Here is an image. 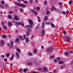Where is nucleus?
<instances>
[{
    "label": "nucleus",
    "instance_id": "14",
    "mask_svg": "<svg viewBox=\"0 0 73 73\" xmlns=\"http://www.w3.org/2000/svg\"><path fill=\"white\" fill-rule=\"evenodd\" d=\"M14 55H13V54L11 55V57H10V60H13V58H14Z\"/></svg>",
    "mask_w": 73,
    "mask_h": 73
},
{
    "label": "nucleus",
    "instance_id": "54",
    "mask_svg": "<svg viewBox=\"0 0 73 73\" xmlns=\"http://www.w3.org/2000/svg\"><path fill=\"white\" fill-rule=\"evenodd\" d=\"M54 58V56H50V58Z\"/></svg>",
    "mask_w": 73,
    "mask_h": 73
},
{
    "label": "nucleus",
    "instance_id": "48",
    "mask_svg": "<svg viewBox=\"0 0 73 73\" xmlns=\"http://www.w3.org/2000/svg\"><path fill=\"white\" fill-rule=\"evenodd\" d=\"M23 37L24 38V39H23L24 40H25V38H26V36H25V35H24L23 36Z\"/></svg>",
    "mask_w": 73,
    "mask_h": 73
},
{
    "label": "nucleus",
    "instance_id": "18",
    "mask_svg": "<svg viewBox=\"0 0 73 73\" xmlns=\"http://www.w3.org/2000/svg\"><path fill=\"white\" fill-rule=\"evenodd\" d=\"M3 27L4 29L6 31V30H7V29H8V28H7V26L5 25H4V26H3Z\"/></svg>",
    "mask_w": 73,
    "mask_h": 73
},
{
    "label": "nucleus",
    "instance_id": "57",
    "mask_svg": "<svg viewBox=\"0 0 73 73\" xmlns=\"http://www.w3.org/2000/svg\"><path fill=\"white\" fill-rule=\"evenodd\" d=\"M62 4V2H60L58 3V5H61V4Z\"/></svg>",
    "mask_w": 73,
    "mask_h": 73
},
{
    "label": "nucleus",
    "instance_id": "11",
    "mask_svg": "<svg viewBox=\"0 0 73 73\" xmlns=\"http://www.w3.org/2000/svg\"><path fill=\"white\" fill-rule=\"evenodd\" d=\"M31 12H33V13H34V14L35 15H37V12L36 11H35L34 10H31Z\"/></svg>",
    "mask_w": 73,
    "mask_h": 73
},
{
    "label": "nucleus",
    "instance_id": "27",
    "mask_svg": "<svg viewBox=\"0 0 73 73\" xmlns=\"http://www.w3.org/2000/svg\"><path fill=\"white\" fill-rule=\"evenodd\" d=\"M14 18L15 20H18V18H17V17L16 15H15L14 16Z\"/></svg>",
    "mask_w": 73,
    "mask_h": 73
},
{
    "label": "nucleus",
    "instance_id": "33",
    "mask_svg": "<svg viewBox=\"0 0 73 73\" xmlns=\"http://www.w3.org/2000/svg\"><path fill=\"white\" fill-rule=\"evenodd\" d=\"M30 2H29V4H32L33 2V0H29Z\"/></svg>",
    "mask_w": 73,
    "mask_h": 73
},
{
    "label": "nucleus",
    "instance_id": "49",
    "mask_svg": "<svg viewBox=\"0 0 73 73\" xmlns=\"http://www.w3.org/2000/svg\"><path fill=\"white\" fill-rule=\"evenodd\" d=\"M50 13V12L49 11H47L46 12L47 15H48V14H49V13Z\"/></svg>",
    "mask_w": 73,
    "mask_h": 73
},
{
    "label": "nucleus",
    "instance_id": "13",
    "mask_svg": "<svg viewBox=\"0 0 73 73\" xmlns=\"http://www.w3.org/2000/svg\"><path fill=\"white\" fill-rule=\"evenodd\" d=\"M44 35H45V30H43L42 31V36H44Z\"/></svg>",
    "mask_w": 73,
    "mask_h": 73
},
{
    "label": "nucleus",
    "instance_id": "8",
    "mask_svg": "<svg viewBox=\"0 0 73 73\" xmlns=\"http://www.w3.org/2000/svg\"><path fill=\"white\" fill-rule=\"evenodd\" d=\"M0 43H1V45L2 46H3V45H4V43H5L4 41L3 40H1Z\"/></svg>",
    "mask_w": 73,
    "mask_h": 73
},
{
    "label": "nucleus",
    "instance_id": "29",
    "mask_svg": "<svg viewBox=\"0 0 73 73\" xmlns=\"http://www.w3.org/2000/svg\"><path fill=\"white\" fill-rule=\"evenodd\" d=\"M8 18L9 19H12V16H11V15H8Z\"/></svg>",
    "mask_w": 73,
    "mask_h": 73
},
{
    "label": "nucleus",
    "instance_id": "52",
    "mask_svg": "<svg viewBox=\"0 0 73 73\" xmlns=\"http://www.w3.org/2000/svg\"><path fill=\"white\" fill-rule=\"evenodd\" d=\"M0 8H3V6L2 5H0Z\"/></svg>",
    "mask_w": 73,
    "mask_h": 73
},
{
    "label": "nucleus",
    "instance_id": "56",
    "mask_svg": "<svg viewBox=\"0 0 73 73\" xmlns=\"http://www.w3.org/2000/svg\"><path fill=\"white\" fill-rule=\"evenodd\" d=\"M23 11H24V10H23V9H20V11L21 12H23Z\"/></svg>",
    "mask_w": 73,
    "mask_h": 73
},
{
    "label": "nucleus",
    "instance_id": "31",
    "mask_svg": "<svg viewBox=\"0 0 73 73\" xmlns=\"http://www.w3.org/2000/svg\"><path fill=\"white\" fill-rule=\"evenodd\" d=\"M59 64H64V62L62 61H60L59 62Z\"/></svg>",
    "mask_w": 73,
    "mask_h": 73
},
{
    "label": "nucleus",
    "instance_id": "37",
    "mask_svg": "<svg viewBox=\"0 0 73 73\" xmlns=\"http://www.w3.org/2000/svg\"><path fill=\"white\" fill-rule=\"evenodd\" d=\"M47 3H48V2L45 1L44 3V5H46V4H47Z\"/></svg>",
    "mask_w": 73,
    "mask_h": 73
},
{
    "label": "nucleus",
    "instance_id": "53",
    "mask_svg": "<svg viewBox=\"0 0 73 73\" xmlns=\"http://www.w3.org/2000/svg\"><path fill=\"white\" fill-rule=\"evenodd\" d=\"M69 4H72V1H69Z\"/></svg>",
    "mask_w": 73,
    "mask_h": 73
},
{
    "label": "nucleus",
    "instance_id": "34",
    "mask_svg": "<svg viewBox=\"0 0 73 73\" xmlns=\"http://www.w3.org/2000/svg\"><path fill=\"white\" fill-rule=\"evenodd\" d=\"M28 55L29 56H33V54L31 52L28 53Z\"/></svg>",
    "mask_w": 73,
    "mask_h": 73
},
{
    "label": "nucleus",
    "instance_id": "51",
    "mask_svg": "<svg viewBox=\"0 0 73 73\" xmlns=\"http://www.w3.org/2000/svg\"><path fill=\"white\" fill-rule=\"evenodd\" d=\"M2 4H5V2L4 1H2Z\"/></svg>",
    "mask_w": 73,
    "mask_h": 73
},
{
    "label": "nucleus",
    "instance_id": "25",
    "mask_svg": "<svg viewBox=\"0 0 73 73\" xmlns=\"http://www.w3.org/2000/svg\"><path fill=\"white\" fill-rule=\"evenodd\" d=\"M56 11L57 12H58L59 13H61V11L58 9H56Z\"/></svg>",
    "mask_w": 73,
    "mask_h": 73
},
{
    "label": "nucleus",
    "instance_id": "5",
    "mask_svg": "<svg viewBox=\"0 0 73 73\" xmlns=\"http://www.w3.org/2000/svg\"><path fill=\"white\" fill-rule=\"evenodd\" d=\"M53 51V48H49L47 50V52L48 53L52 52Z\"/></svg>",
    "mask_w": 73,
    "mask_h": 73
},
{
    "label": "nucleus",
    "instance_id": "35",
    "mask_svg": "<svg viewBox=\"0 0 73 73\" xmlns=\"http://www.w3.org/2000/svg\"><path fill=\"white\" fill-rule=\"evenodd\" d=\"M62 13L63 14V15H66V13L65 11H62Z\"/></svg>",
    "mask_w": 73,
    "mask_h": 73
},
{
    "label": "nucleus",
    "instance_id": "2",
    "mask_svg": "<svg viewBox=\"0 0 73 73\" xmlns=\"http://www.w3.org/2000/svg\"><path fill=\"white\" fill-rule=\"evenodd\" d=\"M27 32L26 35L27 36H30V35H31V33H30L29 31L32 32V29H27Z\"/></svg>",
    "mask_w": 73,
    "mask_h": 73
},
{
    "label": "nucleus",
    "instance_id": "1",
    "mask_svg": "<svg viewBox=\"0 0 73 73\" xmlns=\"http://www.w3.org/2000/svg\"><path fill=\"white\" fill-rule=\"evenodd\" d=\"M14 4L19 7H27V5L25 4L20 3L17 2H15Z\"/></svg>",
    "mask_w": 73,
    "mask_h": 73
},
{
    "label": "nucleus",
    "instance_id": "41",
    "mask_svg": "<svg viewBox=\"0 0 73 73\" xmlns=\"http://www.w3.org/2000/svg\"><path fill=\"white\" fill-rule=\"evenodd\" d=\"M65 54L66 56H68V55H69V53L67 52H65Z\"/></svg>",
    "mask_w": 73,
    "mask_h": 73
},
{
    "label": "nucleus",
    "instance_id": "30",
    "mask_svg": "<svg viewBox=\"0 0 73 73\" xmlns=\"http://www.w3.org/2000/svg\"><path fill=\"white\" fill-rule=\"evenodd\" d=\"M17 50L19 53L21 52V50H20L19 48H17Z\"/></svg>",
    "mask_w": 73,
    "mask_h": 73
},
{
    "label": "nucleus",
    "instance_id": "42",
    "mask_svg": "<svg viewBox=\"0 0 73 73\" xmlns=\"http://www.w3.org/2000/svg\"><path fill=\"white\" fill-rule=\"evenodd\" d=\"M1 24L3 25V26H4V22L3 21H2L1 22Z\"/></svg>",
    "mask_w": 73,
    "mask_h": 73
},
{
    "label": "nucleus",
    "instance_id": "4",
    "mask_svg": "<svg viewBox=\"0 0 73 73\" xmlns=\"http://www.w3.org/2000/svg\"><path fill=\"white\" fill-rule=\"evenodd\" d=\"M15 23L16 24H17V25H21L22 27L24 26V24L21 22H15Z\"/></svg>",
    "mask_w": 73,
    "mask_h": 73
},
{
    "label": "nucleus",
    "instance_id": "47",
    "mask_svg": "<svg viewBox=\"0 0 73 73\" xmlns=\"http://www.w3.org/2000/svg\"><path fill=\"white\" fill-rule=\"evenodd\" d=\"M63 32L64 33V34H66L67 32H66V31H63Z\"/></svg>",
    "mask_w": 73,
    "mask_h": 73
},
{
    "label": "nucleus",
    "instance_id": "32",
    "mask_svg": "<svg viewBox=\"0 0 73 73\" xmlns=\"http://www.w3.org/2000/svg\"><path fill=\"white\" fill-rule=\"evenodd\" d=\"M10 44H11V45H12L13 46V41H11Z\"/></svg>",
    "mask_w": 73,
    "mask_h": 73
},
{
    "label": "nucleus",
    "instance_id": "46",
    "mask_svg": "<svg viewBox=\"0 0 73 73\" xmlns=\"http://www.w3.org/2000/svg\"><path fill=\"white\" fill-rule=\"evenodd\" d=\"M57 60H61V58L58 57L57 58Z\"/></svg>",
    "mask_w": 73,
    "mask_h": 73
},
{
    "label": "nucleus",
    "instance_id": "9",
    "mask_svg": "<svg viewBox=\"0 0 73 73\" xmlns=\"http://www.w3.org/2000/svg\"><path fill=\"white\" fill-rule=\"evenodd\" d=\"M7 45L9 47L10 49H12L13 48V46H12V45H11L9 43L7 44Z\"/></svg>",
    "mask_w": 73,
    "mask_h": 73
},
{
    "label": "nucleus",
    "instance_id": "64",
    "mask_svg": "<svg viewBox=\"0 0 73 73\" xmlns=\"http://www.w3.org/2000/svg\"><path fill=\"white\" fill-rule=\"evenodd\" d=\"M33 73H37L36 71H34L32 72Z\"/></svg>",
    "mask_w": 73,
    "mask_h": 73
},
{
    "label": "nucleus",
    "instance_id": "23",
    "mask_svg": "<svg viewBox=\"0 0 73 73\" xmlns=\"http://www.w3.org/2000/svg\"><path fill=\"white\" fill-rule=\"evenodd\" d=\"M51 26L52 28H55V26L51 22Z\"/></svg>",
    "mask_w": 73,
    "mask_h": 73
},
{
    "label": "nucleus",
    "instance_id": "58",
    "mask_svg": "<svg viewBox=\"0 0 73 73\" xmlns=\"http://www.w3.org/2000/svg\"><path fill=\"white\" fill-rule=\"evenodd\" d=\"M71 64H73V60L71 62Z\"/></svg>",
    "mask_w": 73,
    "mask_h": 73
},
{
    "label": "nucleus",
    "instance_id": "62",
    "mask_svg": "<svg viewBox=\"0 0 73 73\" xmlns=\"http://www.w3.org/2000/svg\"><path fill=\"white\" fill-rule=\"evenodd\" d=\"M1 57H2V58H4V55H2Z\"/></svg>",
    "mask_w": 73,
    "mask_h": 73
},
{
    "label": "nucleus",
    "instance_id": "44",
    "mask_svg": "<svg viewBox=\"0 0 73 73\" xmlns=\"http://www.w3.org/2000/svg\"><path fill=\"white\" fill-rule=\"evenodd\" d=\"M3 38H6V35H3Z\"/></svg>",
    "mask_w": 73,
    "mask_h": 73
},
{
    "label": "nucleus",
    "instance_id": "40",
    "mask_svg": "<svg viewBox=\"0 0 73 73\" xmlns=\"http://www.w3.org/2000/svg\"><path fill=\"white\" fill-rule=\"evenodd\" d=\"M10 54L9 53H7V55H6L7 56L9 57V56Z\"/></svg>",
    "mask_w": 73,
    "mask_h": 73
},
{
    "label": "nucleus",
    "instance_id": "61",
    "mask_svg": "<svg viewBox=\"0 0 73 73\" xmlns=\"http://www.w3.org/2000/svg\"><path fill=\"white\" fill-rule=\"evenodd\" d=\"M66 13L67 14H68L69 13V11L67 10L66 11Z\"/></svg>",
    "mask_w": 73,
    "mask_h": 73
},
{
    "label": "nucleus",
    "instance_id": "7",
    "mask_svg": "<svg viewBox=\"0 0 73 73\" xmlns=\"http://www.w3.org/2000/svg\"><path fill=\"white\" fill-rule=\"evenodd\" d=\"M15 55L16 56H17V58L18 59H19L20 58V56H19V54L17 52H16L15 53Z\"/></svg>",
    "mask_w": 73,
    "mask_h": 73
},
{
    "label": "nucleus",
    "instance_id": "10",
    "mask_svg": "<svg viewBox=\"0 0 73 73\" xmlns=\"http://www.w3.org/2000/svg\"><path fill=\"white\" fill-rule=\"evenodd\" d=\"M43 70L44 72H47L48 71V68L46 67H44L43 68Z\"/></svg>",
    "mask_w": 73,
    "mask_h": 73
},
{
    "label": "nucleus",
    "instance_id": "43",
    "mask_svg": "<svg viewBox=\"0 0 73 73\" xmlns=\"http://www.w3.org/2000/svg\"><path fill=\"white\" fill-rule=\"evenodd\" d=\"M40 7H36V9L38 10V11L40 10Z\"/></svg>",
    "mask_w": 73,
    "mask_h": 73
},
{
    "label": "nucleus",
    "instance_id": "36",
    "mask_svg": "<svg viewBox=\"0 0 73 73\" xmlns=\"http://www.w3.org/2000/svg\"><path fill=\"white\" fill-rule=\"evenodd\" d=\"M8 25L9 26H11V25H12V23H11V22H8Z\"/></svg>",
    "mask_w": 73,
    "mask_h": 73
},
{
    "label": "nucleus",
    "instance_id": "17",
    "mask_svg": "<svg viewBox=\"0 0 73 73\" xmlns=\"http://www.w3.org/2000/svg\"><path fill=\"white\" fill-rule=\"evenodd\" d=\"M38 70L40 72H43V71L42 70V68H38Z\"/></svg>",
    "mask_w": 73,
    "mask_h": 73
},
{
    "label": "nucleus",
    "instance_id": "16",
    "mask_svg": "<svg viewBox=\"0 0 73 73\" xmlns=\"http://www.w3.org/2000/svg\"><path fill=\"white\" fill-rule=\"evenodd\" d=\"M39 26H40V24H38L37 27H35V30H37V29H38V28H39Z\"/></svg>",
    "mask_w": 73,
    "mask_h": 73
},
{
    "label": "nucleus",
    "instance_id": "45",
    "mask_svg": "<svg viewBox=\"0 0 73 73\" xmlns=\"http://www.w3.org/2000/svg\"><path fill=\"white\" fill-rule=\"evenodd\" d=\"M36 52H37V49H35L34 51V53H35Z\"/></svg>",
    "mask_w": 73,
    "mask_h": 73
},
{
    "label": "nucleus",
    "instance_id": "6",
    "mask_svg": "<svg viewBox=\"0 0 73 73\" xmlns=\"http://www.w3.org/2000/svg\"><path fill=\"white\" fill-rule=\"evenodd\" d=\"M28 21L29 24H30V25L32 27L33 25V21L31 19H29Z\"/></svg>",
    "mask_w": 73,
    "mask_h": 73
},
{
    "label": "nucleus",
    "instance_id": "22",
    "mask_svg": "<svg viewBox=\"0 0 73 73\" xmlns=\"http://www.w3.org/2000/svg\"><path fill=\"white\" fill-rule=\"evenodd\" d=\"M45 25V24H44V23L43 22L42 23V28H43V29H44V28H45V26H44Z\"/></svg>",
    "mask_w": 73,
    "mask_h": 73
},
{
    "label": "nucleus",
    "instance_id": "39",
    "mask_svg": "<svg viewBox=\"0 0 73 73\" xmlns=\"http://www.w3.org/2000/svg\"><path fill=\"white\" fill-rule=\"evenodd\" d=\"M19 41V39L18 38H17L16 39V41H15V42H18Z\"/></svg>",
    "mask_w": 73,
    "mask_h": 73
},
{
    "label": "nucleus",
    "instance_id": "50",
    "mask_svg": "<svg viewBox=\"0 0 73 73\" xmlns=\"http://www.w3.org/2000/svg\"><path fill=\"white\" fill-rule=\"evenodd\" d=\"M52 8H53L54 10H56V8L54 6H52Z\"/></svg>",
    "mask_w": 73,
    "mask_h": 73
},
{
    "label": "nucleus",
    "instance_id": "38",
    "mask_svg": "<svg viewBox=\"0 0 73 73\" xmlns=\"http://www.w3.org/2000/svg\"><path fill=\"white\" fill-rule=\"evenodd\" d=\"M69 53L70 54H71L72 53V54H73V51L71 50L69 52Z\"/></svg>",
    "mask_w": 73,
    "mask_h": 73
},
{
    "label": "nucleus",
    "instance_id": "60",
    "mask_svg": "<svg viewBox=\"0 0 73 73\" xmlns=\"http://www.w3.org/2000/svg\"><path fill=\"white\" fill-rule=\"evenodd\" d=\"M10 65H11V66H13V64H12V63H10Z\"/></svg>",
    "mask_w": 73,
    "mask_h": 73
},
{
    "label": "nucleus",
    "instance_id": "55",
    "mask_svg": "<svg viewBox=\"0 0 73 73\" xmlns=\"http://www.w3.org/2000/svg\"><path fill=\"white\" fill-rule=\"evenodd\" d=\"M9 13L11 14V13H13V11H10L9 12Z\"/></svg>",
    "mask_w": 73,
    "mask_h": 73
},
{
    "label": "nucleus",
    "instance_id": "3",
    "mask_svg": "<svg viewBox=\"0 0 73 73\" xmlns=\"http://www.w3.org/2000/svg\"><path fill=\"white\" fill-rule=\"evenodd\" d=\"M64 40L65 42H69V41H70V39L69 37L67 36L66 38H64Z\"/></svg>",
    "mask_w": 73,
    "mask_h": 73
},
{
    "label": "nucleus",
    "instance_id": "15",
    "mask_svg": "<svg viewBox=\"0 0 73 73\" xmlns=\"http://www.w3.org/2000/svg\"><path fill=\"white\" fill-rule=\"evenodd\" d=\"M27 27V28H30L31 29H32V27L30 25H26Z\"/></svg>",
    "mask_w": 73,
    "mask_h": 73
},
{
    "label": "nucleus",
    "instance_id": "59",
    "mask_svg": "<svg viewBox=\"0 0 73 73\" xmlns=\"http://www.w3.org/2000/svg\"><path fill=\"white\" fill-rule=\"evenodd\" d=\"M4 60L5 61H7V58L5 59H4Z\"/></svg>",
    "mask_w": 73,
    "mask_h": 73
},
{
    "label": "nucleus",
    "instance_id": "20",
    "mask_svg": "<svg viewBox=\"0 0 73 73\" xmlns=\"http://www.w3.org/2000/svg\"><path fill=\"white\" fill-rule=\"evenodd\" d=\"M27 71H28V69L27 68H24L23 69V72L24 73H26Z\"/></svg>",
    "mask_w": 73,
    "mask_h": 73
},
{
    "label": "nucleus",
    "instance_id": "21",
    "mask_svg": "<svg viewBox=\"0 0 73 73\" xmlns=\"http://www.w3.org/2000/svg\"><path fill=\"white\" fill-rule=\"evenodd\" d=\"M28 65L29 66H31V65H32V63L31 62H28L27 63Z\"/></svg>",
    "mask_w": 73,
    "mask_h": 73
},
{
    "label": "nucleus",
    "instance_id": "63",
    "mask_svg": "<svg viewBox=\"0 0 73 73\" xmlns=\"http://www.w3.org/2000/svg\"><path fill=\"white\" fill-rule=\"evenodd\" d=\"M8 4H5V7H8Z\"/></svg>",
    "mask_w": 73,
    "mask_h": 73
},
{
    "label": "nucleus",
    "instance_id": "24",
    "mask_svg": "<svg viewBox=\"0 0 73 73\" xmlns=\"http://www.w3.org/2000/svg\"><path fill=\"white\" fill-rule=\"evenodd\" d=\"M29 38H26V42L27 43H28L29 42Z\"/></svg>",
    "mask_w": 73,
    "mask_h": 73
},
{
    "label": "nucleus",
    "instance_id": "19",
    "mask_svg": "<svg viewBox=\"0 0 73 73\" xmlns=\"http://www.w3.org/2000/svg\"><path fill=\"white\" fill-rule=\"evenodd\" d=\"M46 24L47 25H51V24H52V22H46Z\"/></svg>",
    "mask_w": 73,
    "mask_h": 73
},
{
    "label": "nucleus",
    "instance_id": "28",
    "mask_svg": "<svg viewBox=\"0 0 73 73\" xmlns=\"http://www.w3.org/2000/svg\"><path fill=\"white\" fill-rule=\"evenodd\" d=\"M22 1L23 2V3H25V4H28V2H27V1H24L23 0H22Z\"/></svg>",
    "mask_w": 73,
    "mask_h": 73
},
{
    "label": "nucleus",
    "instance_id": "12",
    "mask_svg": "<svg viewBox=\"0 0 73 73\" xmlns=\"http://www.w3.org/2000/svg\"><path fill=\"white\" fill-rule=\"evenodd\" d=\"M48 19V16H46L44 17V21H47Z\"/></svg>",
    "mask_w": 73,
    "mask_h": 73
},
{
    "label": "nucleus",
    "instance_id": "26",
    "mask_svg": "<svg viewBox=\"0 0 73 73\" xmlns=\"http://www.w3.org/2000/svg\"><path fill=\"white\" fill-rule=\"evenodd\" d=\"M19 38H20L22 39V41H23V40H24V39H23V36H21V35H19Z\"/></svg>",
    "mask_w": 73,
    "mask_h": 73
}]
</instances>
